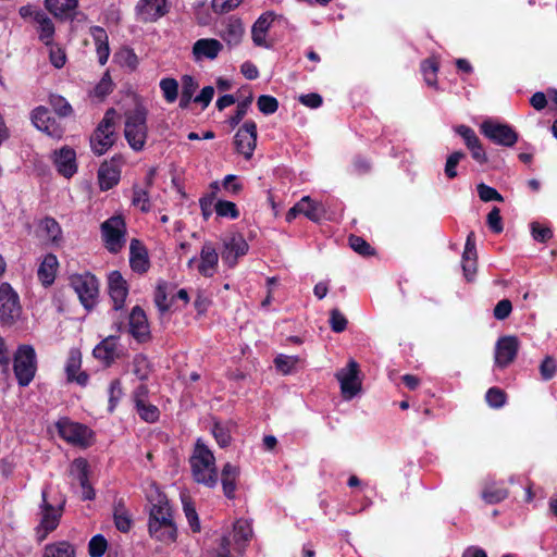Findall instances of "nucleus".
Segmentation results:
<instances>
[{"mask_svg":"<svg viewBox=\"0 0 557 557\" xmlns=\"http://www.w3.org/2000/svg\"><path fill=\"white\" fill-rule=\"evenodd\" d=\"M350 247L362 256H370L373 253L371 246L361 237L351 235L349 237Z\"/></svg>","mask_w":557,"mask_h":557,"instance_id":"61","label":"nucleus"},{"mask_svg":"<svg viewBox=\"0 0 557 557\" xmlns=\"http://www.w3.org/2000/svg\"><path fill=\"white\" fill-rule=\"evenodd\" d=\"M299 359L295 356L278 355L275 360V367L282 373L287 374L298 363Z\"/></svg>","mask_w":557,"mask_h":557,"instance_id":"57","label":"nucleus"},{"mask_svg":"<svg viewBox=\"0 0 557 557\" xmlns=\"http://www.w3.org/2000/svg\"><path fill=\"white\" fill-rule=\"evenodd\" d=\"M256 143L257 125L253 121H246L235 135L234 144L236 150L248 160L253 154Z\"/></svg>","mask_w":557,"mask_h":557,"instance_id":"16","label":"nucleus"},{"mask_svg":"<svg viewBox=\"0 0 557 557\" xmlns=\"http://www.w3.org/2000/svg\"><path fill=\"white\" fill-rule=\"evenodd\" d=\"M519 341L516 336H503L495 346V366L504 369L517 357Z\"/></svg>","mask_w":557,"mask_h":557,"instance_id":"18","label":"nucleus"},{"mask_svg":"<svg viewBox=\"0 0 557 557\" xmlns=\"http://www.w3.org/2000/svg\"><path fill=\"white\" fill-rule=\"evenodd\" d=\"M455 131L458 135H460L463 138L465 144L467 145L468 148L472 147L473 145L480 141L474 131L469 126L459 125L455 128Z\"/></svg>","mask_w":557,"mask_h":557,"instance_id":"63","label":"nucleus"},{"mask_svg":"<svg viewBox=\"0 0 557 557\" xmlns=\"http://www.w3.org/2000/svg\"><path fill=\"white\" fill-rule=\"evenodd\" d=\"M359 366L355 360H350L346 368L336 373L341 384L343 397L347 400L352 399L361 389V381L358 377Z\"/></svg>","mask_w":557,"mask_h":557,"instance_id":"13","label":"nucleus"},{"mask_svg":"<svg viewBox=\"0 0 557 557\" xmlns=\"http://www.w3.org/2000/svg\"><path fill=\"white\" fill-rule=\"evenodd\" d=\"M70 283L82 305L88 310L91 309L96 305L99 295L97 277L89 272L73 274L70 277Z\"/></svg>","mask_w":557,"mask_h":557,"instance_id":"6","label":"nucleus"},{"mask_svg":"<svg viewBox=\"0 0 557 557\" xmlns=\"http://www.w3.org/2000/svg\"><path fill=\"white\" fill-rule=\"evenodd\" d=\"M214 211L220 218H227L232 220L239 218V210L237 206L228 200H216Z\"/></svg>","mask_w":557,"mask_h":557,"instance_id":"44","label":"nucleus"},{"mask_svg":"<svg viewBox=\"0 0 557 557\" xmlns=\"http://www.w3.org/2000/svg\"><path fill=\"white\" fill-rule=\"evenodd\" d=\"M214 193H208L199 199V206L205 220H208L214 210Z\"/></svg>","mask_w":557,"mask_h":557,"instance_id":"60","label":"nucleus"},{"mask_svg":"<svg viewBox=\"0 0 557 557\" xmlns=\"http://www.w3.org/2000/svg\"><path fill=\"white\" fill-rule=\"evenodd\" d=\"M461 267L466 280L469 282L472 281L476 272V250L473 232H471L467 237Z\"/></svg>","mask_w":557,"mask_h":557,"instance_id":"29","label":"nucleus"},{"mask_svg":"<svg viewBox=\"0 0 557 557\" xmlns=\"http://www.w3.org/2000/svg\"><path fill=\"white\" fill-rule=\"evenodd\" d=\"M101 235L106 248L117 253L124 247L126 242V225L121 215H114L101 224Z\"/></svg>","mask_w":557,"mask_h":557,"instance_id":"7","label":"nucleus"},{"mask_svg":"<svg viewBox=\"0 0 557 557\" xmlns=\"http://www.w3.org/2000/svg\"><path fill=\"white\" fill-rule=\"evenodd\" d=\"M245 35V27L239 18L230 17L220 30V37L230 48L238 46Z\"/></svg>","mask_w":557,"mask_h":557,"instance_id":"27","label":"nucleus"},{"mask_svg":"<svg viewBox=\"0 0 557 557\" xmlns=\"http://www.w3.org/2000/svg\"><path fill=\"white\" fill-rule=\"evenodd\" d=\"M38 25L39 39L46 45H50L54 34V25L52 21L44 13L36 14V22Z\"/></svg>","mask_w":557,"mask_h":557,"instance_id":"39","label":"nucleus"},{"mask_svg":"<svg viewBox=\"0 0 557 557\" xmlns=\"http://www.w3.org/2000/svg\"><path fill=\"white\" fill-rule=\"evenodd\" d=\"M507 496L508 491L495 483L486 484L482 491V498L487 504H497L506 499Z\"/></svg>","mask_w":557,"mask_h":557,"instance_id":"41","label":"nucleus"},{"mask_svg":"<svg viewBox=\"0 0 557 557\" xmlns=\"http://www.w3.org/2000/svg\"><path fill=\"white\" fill-rule=\"evenodd\" d=\"M53 164L59 174L70 178L77 172L76 152L64 146L52 154Z\"/></svg>","mask_w":557,"mask_h":557,"instance_id":"20","label":"nucleus"},{"mask_svg":"<svg viewBox=\"0 0 557 557\" xmlns=\"http://www.w3.org/2000/svg\"><path fill=\"white\" fill-rule=\"evenodd\" d=\"M81 367L82 354L77 348H72L65 363L66 380L71 383L75 382L79 386H86L89 376L85 371H81Z\"/></svg>","mask_w":557,"mask_h":557,"instance_id":"23","label":"nucleus"},{"mask_svg":"<svg viewBox=\"0 0 557 557\" xmlns=\"http://www.w3.org/2000/svg\"><path fill=\"white\" fill-rule=\"evenodd\" d=\"M421 71L425 83L429 86H436V74L438 71V64L434 59H426L421 64Z\"/></svg>","mask_w":557,"mask_h":557,"instance_id":"47","label":"nucleus"},{"mask_svg":"<svg viewBox=\"0 0 557 557\" xmlns=\"http://www.w3.org/2000/svg\"><path fill=\"white\" fill-rule=\"evenodd\" d=\"M117 338L115 336H108L100 344L94 348L95 358L110 364L116 357Z\"/></svg>","mask_w":557,"mask_h":557,"instance_id":"34","label":"nucleus"},{"mask_svg":"<svg viewBox=\"0 0 557 557\" xmlns=\"http://www.w3.org/2000/svg\"><path fill=\"white\" fill-rule=\"evenodd\" d=\"M121 162L120 159H111L103 162L98 170V182L101 190H109L120 182Z\"/></svg>","mask_w":557,"mask_h":557,"instance_id":"22","label":"nucleus"},{"mask_svg":"<svg viewBox=\"0 0 557 557\" xmlns=\"http://www.w3.org/2000/svg\"><path fill=\"white\" fill-rule=\"evenodd\" d=\"M135 12L140 22H156L169 12V2L168 0H139Z\"/></svg>","mask_w":557,"mask_h":557,"instance_id":"17","label":"nucleus"},{"mask_svg":"<svg viewBox=\"0 0 557 557\" xmlns=\"http://www.w3.org/2000/svg\"><path fill=\"white\" fill-rule=\"evenodd\" d=\"M39 236L45 239L47 245L60 247L63 242L60 224L52 218H45L40 221L38 227Z\"/></svg>","mask_w":557,"mask_h":557,"instance_id":"28","label":"nucleus"},{"mask_svg":"<svg viewBox=\"0 0 557 557\" xmlns=\"http://www.w3.org/2000/svg\"><path fill=\"white\" fill-rule=\"evenodd\" d=\"M148 532L152 540L164 545L174 543L177 539V527L173 510L166 499L152 504L149 511Z\"/></svg>","mask_w":557,"mask_h":557,"instance_id":"1","label":"nucleus"},{"mask_svg":"<svg viewBox=\"0 0 557 557\" xmlns=\"http://www.w3.org/2000/svg\"><path fill=\"white\" fill-rule=\"evenodd\" d=\"M114 523L116 529L121 532H128L132 527L131 516L121 504L115 507Z\"/></svg>","mask_w":557,"mask_h":557,"instance_id":"46","label":"nucleus"},{"mask_svg":"<svg viewBox=\"0 0 557 557\" xmlns=\"http://www.w3.org/2000/svg\"><path fill=\"white\" fill-rule=\"evenodd\" d=\"M258 109L263 114H273L278 108L277 100L272 96L262 95L257 101Z\"/></svg>","mask_w":557,"mask_h":557,"instance_id":"54","label":"nucleus"},{"mask_svg":"<svg viewBox=\"0 0 557 557\" xmlns=\"http://www.w3.org/2000/svg\"><path fill=\"white\" fill-rule=\"evenodd\" d=\"M59 435L67 443L86 448L94 442V432L86 425L62 418L57 422Z\"/></svg>","mask_w":557,"mask_h":557,"instance_id":"5","label":"nucleus"},{"mask_svg":"<svg viewBox=\"0 0 557 557\" xmlns=\"http://www.w3.org/2000/svg\"><path fill=\"white\" fill-rule=\"evenodd\" d=\"M251 102H252V95H249L246 99H244L243 101H240L237 104L235 114L232 115L228 120V123L232 127H235L236 125H238L239 122L244 119V116L247 114V112L250 108Z\"/></svg>","mask_w":557,"mask_h":557,"instance_id":"50","label":"nucleus"},{"mask_svg":"<svg viewBox=\"0 0 557 557\" xmlns=\"http://www.w3.org/2000/svg\"><path fill=\"white\" fill-rule=\"evenodd\" d=\"M50 104L60 116H69L72 113L71 104L61 96H51Z\"/></svg>","mask_w":557,"mask_h":557,"instance_id":"59","label":"nucleus"},{"mask_svg":"<svg viewBox=\"0 0 557 557\" xmlns=\"http://www.w3.org/2000/svg\"><path fill=\"white\" fill-rule=\"evenodd\" d=\"M122 387L119 380H114L110 383L109 387V410L113 411L116 407L120 398L122 397Z\"/></svg>","mask_w":557,"mask_h":557,"instance_id":"62","label":"nucleus"},{"mask_svg":"<svg viewBox=\"0 0 557 557\" xmlns=\"http://www.w3.org/2000/svg\"><path fill=\"white\" fill-rule=\"evenodd\" d=\"M212 434L220 447H226L231 443L230 431L222 423H214Z\"/></svg>","mask_w":557,"mask_h":557,"instance_id":"58","label":"nucleus"},{"mask_svg":"<svg viewBox=\"0 0 557 557\" xmlns=\"http://www.w3.org/2000/svg\"><path fill=\"white\" fill-rule=\"evenodd\" d=\"M30 120L37 129L48 136L55 139H60L63 136V127L46 107L39 106L35 108L32 111Z\"/></svg>","mask_w":557,"mask_h":557,"instance_id":"14","label":"nucleus"},{"mask_svg":"<svg viewBox=\"0 0 557 557\" xmlns=\"http://www.w3.org/2000/svg\"><path fill=\"white\" fill-rule=\"evenodd\" d=\"M58 269L59 261L54 253L49 252L41 258L37 269V277L44 287L47 288L54 283Z\"/></svg>","mask_w":557,"mask_h":557,"instance_id":"26","label":"nucleus"},{"mask_svg":"<svg viewBox=\"0 0 557 557\" xmlns=\"http://www.w3.org/2000/svg\"><path fill=\"white\" fill-rule=\"evenodd\" d=\"M77 7V0H46V8L55 16L67 17Z\"/></svg>","mask_w":557,"mask_h":557,"instance_id":"37","label":"nucleus"},{"mask_svg":"<svg viewBox=\"0 0 557 557\" xmlns=\"http://www.w3.org/2000/svg\"><path fill=\"white\" fill-rule=\"evenodd\" d=\"M36 352L32 346H21L14 356V373L21 386H27L36 373Z\"/></svg>","mask_w":557,"mask_h":557,"instance_id":"8","label":"nucleus"},{"mask_svg":"<svg viewBox=\"0 0 557 557\" xmlns=\"http://www.w3.org/2000/svg\"><path fill=\"white\" fill-rule=\"evenodd\" d=\"M274 20L273 12H265L255 22L251 28V37L256 46L268 47L265 37L267 32Z\"/></svg>","mask_w":557,"mask_h":557,"instance_id":"33","label":"nucleus"},{"mask_svg":"<svg viewBox=\"0 0 557 557\" xmlns=\"http://www.w3.org/2000/svg\"><path fill=\"white\" fill-rule=\"evenodd\" d=\"M531 228L532 236L537 242L545 243L553 236L552 230L541 225L540 223H532Z\"/></svg>","mask_w":557,"mask_h":557,"instance_id":"64","label":"nucleus"},{"mask_svg":"<svg viewBox=\"0 0 557 557\" xmlns=\"http://www.w3.org/2000/svg\"><path fill=\"white\" fill-rule=\"evenodd\" d=\"M90 35L94 39L98 62L104 65L110 55L109 37L107 32L100 26L90 27Z\"/></svg>","mask_w":557,"mask_h":557,"instance_id":"31","label":"nucleus"},{"mask_svg":"<svg viewBox=\"0 0 557 557\" xmlns=\"http://www.w3.org/2000/svg\"><path fill=\"white\" fill-rule=\"evenodd\" d=\"M233 539L239 549L244 548L252 536V528L248 520L238 519L233 527Z\"/></svg>","mask_w":557,"mask_h":557,"instance_id":"36","label":"nucleus"},{"mask_svg":"<svg viewBox=\"0 0 557 557\" xmlns=\"http://www.w3.org/2000/svg\"><path fill=\"white\" fill-rule=\"evenodd\" d=\"M190 466L193 476L198 483H202L209 487L218 483V472L215 468V458L213 453L198 440L193 456L190 457Z\"/></svg>","mask_w":557,"mask_h":557,"instance_id":"2","label":"nucleus"},{"mask_svg":"<svg viewBox=\"0 0 557 557\" xmlns=\"http://www.w3.org/2000/svg\"><path fill=\"white\" fill-rule=\"evenodd\" d=\"M239 474V469L236 466L226 463L222 470V486L224 495L232 499L235 496L236 480Z\"/></svg>","mask_w":557,"mask_h":557,"instance_id":"35","label":"nucleus"},{"mask_svg":"<svg viewBox=\"0 0 557 557\" xmlns=\"http://www.w3.org/2000/svg\"><path fill=\"white\" fill-rule=\"evenodd\" d=\"M129 265L134 272L145 273L149 269L148 253L138 239H132L129 245Z\"/></svg>","mask_w":557,"mask_h":557,"instance_id":"30","label":"nucleus"},{"mask_svg":"<svg viewBox=\"0 0 557 557\" xmlns=\"http://www.w3.org/2000/svg\"><path fill=\"white\" fill-rule=\"evenodd\" d=\"M219 264V255L216 249L211 243H205L200 250V256L197 259L196 257L191 258L188 261V268H196L198 273L205 277H212Z\"/></svg>","mask_w":557,"mask_h":557,"instance_id":"12","label":"nucleus"},{"mask_svg":"<svg viewBox=\"0 0 557 557\" xmlns=\"http://www.w3.org/2000/svg\"><path fill=\"white\" fill-rule=\"evenodd\" d=\"M115 110L109 109L90 137L94 153L102 156L115 141Z\"/></svg>","mask_w":557,"mask_h":557,"instance_id":"4","label":"nucleus"},{"mask_svg":"<svg viewBox=\"0 0 557 557\" xmlns=\"http://www.w3.org/2000/svg\"><path fill=\"white\" fill-rule=\"evenodd\" d=\"M132 203L139 208L143 212L149 211L150 202L148 198V191L143 188L134 187Z\"/></svg>","mask_w":557,"mask_h":557,"instance_id":"53","label":"nucleus"},{"mask_svg":"<svg viewBox=\"0 0 557 557\" xmlns=\"http://www.w3.org/2000/svg\"><path fill=\"white\" fill-rule=\"evenodd\" d=\"M476 189L480 199L484 202L504 200L503 196L495 188L487 186L484 183L479 184Z\"/></svg>","mask_w":557,"mask_h":557,"instance_id":"55","label":"nucleus"},{"mask_svg":"<svg viewBox=\"0 0 557 557\" xmlns=\"http://www.w3.org/2000/svg\"><path fill=\"white\" fill-rule=\"evenodd\" d=\"M182 505H183L184 515L186 517V520H187L188 525L191 529V531L200 532V530H201L200 520H199L198 513L196 511L195 505L191 502V499L188 496L183 495L182 496Z\"/></svg>","mask_w":557,"mask_h":557,"instance_id":"40","label":"nucleus"},{"mask_svg":"<svg viewBox=\"0 0 557 557\" xmlns=\"http://www.w3.org/2000/svg\"><path fill=\"white\" fill-rule=\"evenodd\" d=\"M42 503L40 505V522L36 529L38 541H44L47 535L57 529L62 516L63 506L54 507L47 500V491L41 492Z\"/></svg>","mask_w":557,"mask_h":557,"instance_id":"10","label":"nucleus"},{"mask_svg":"<svg viewBox=\"0 0 557 557\" xmlns=\"http://www.w3.org/2000/svg\"><path fill=\"white\" fill-rule=\"evenodd\" d=\"M223 50V44L214 38H201L194 42L191 48L193 58L196 62L215 60Z\"/></svg>","mask_w":557,"mask_h":557,"instance_id":"21","label":"nucleus"},{"mask_svg":"<svg viewBox=\"0 0 557 557\" xmlns=\"http://www.w3.org/2000/svg\"><path fill=\"white\" fill-rule=\"evenodd\" d=\"M136 411L139 417L149 423L156 422L159 419L160 411L157 406L146 401L135 405Z\"/></svg>","mask_w":557,"mask_h":557,"instance_id":"45","label":"nucleus"},{"mask_svg":"<svg viewBox=\"0 0 557 557\" xmlns=\"http://www.w3.org/2000/svg\"><path fill=\"white\" fill-rule=\"evenodd\" d=\"M22 308L17 293L8 283L0 285V320L13 324L21 315Z\"/></svg>","mask_w":557,"mask_h":557,"instance_id":"9","label":"nucleus"},{"mask_svg":"<svg viewBox=\"0 0 557 557\" xmlns=\"http://www.w3.org/2000/svg\"><path fill=\"white\" fill-rule=\"evenodd\" d=\"M248 249L249 246L243 235L234 233L223 240L222 260L230 268H233L236 265L238 258L245 256Z\"/></svg>","mask_w":557,"mask_h":557,"instance_id":"15","label":"nucleus"},{"mask_svg":"<svg viewBox=\"0 0 557 557\" xmlns=\"http://www.w3.org/2000/svg\"><path fill=\"white\" fill-rule=\"evenodd\" d=\"M466 157V154L461 151H455L453 152L446 160L445 164V174L446 176L451 180L457 176V165Z\"/></svg>","mask_w":557,"mask_h":557,"instance_id":"56","label":"nucleus"},{"mask_svg":"<svg viewBox=\"0 0 557 557\" xmlns=\"http://www.w3.org/2000/svg\"><path fill=\"white\" fill-rule=\"evenodd\" d=\"M109 296L113 302L114 311L123 309L128 295V286L119 271H112L108 275Z\"/></svg>","mask_w":557,"mask_h":557,"instance_id":"19","label":"nucleus"},{"mask_svg":"<svg viewBox=\"0 0 557 557\" xmlns=\"http://www.w3.org/2000/svg\"><path fill=\"white\" fill-rule=\"evenodd\" d=\"M42 557H75V547L66 541L48 544Z\"/></svg>","mask_w":557,"mask_h":557,"instance_id":"38","label":"nucleus"},{"mask_svg":"<svg viewBox=\"0 0 557 557\" xmlns=\"http://www.w3.org/2000/svg\"><path fill=\"white\" fill-rule=\"evenodd\" d=\"M133 373L140 381H146L149 377L150 367H149V361L145 356L138 355L134 358Z\"/></svg>","mask_w":557,"mask_h":557,"instance_id":"49","label":"nucleus"},{"mask_svg":"<svg viewBox=\"0 0 557 557\" xmlns=\"http://www.w3.org/2000/svg\"><path fill=\"white\" fill-rule=\"evenodd\" d=\"M298 202L301 206V214L312 222H320L326 213L324 203L311 199L310 196H304Z\"/></svg>","mask_w":557,"mask_h":557,"instance_id":"32","label":"nucleus"},{"mask_svg":"<svg viewBox=\"0 0 557 557\" xmlns=\"http://www.w3.org/2000/svg\"><path fill=\"white\" fill-rule=\"evenodd\" d=\"M147 115V110L141 106L125 113L124 136L135 151H141L145 147L148 136Z\"/></svg>","mask_w":557,"mask_h":557,"instance_id":"3","label":"nucleus"},{"mask_svg":"<svg viewBox=\"0 0 557 557\" xmlns=\"http://www.w3.org/2000/svg\"><path fill=\"white\" fill-rule=\"evenodd\" d=\"M487 404L493 408H500L506 403V394L498 387H491L485 395Z\"/></svg>","mask_w":557,"mask_h":557,"instance_id":"51","label":"nucleus"},{"mask_svg":"<svg viewBox=\"0 0 557 557\" xmlns=\"http://www.w3.org/2000/svg\"><path fill=\"white\" fill-rule=\"evenodd\" d=\"M481 133L491 141L511 147L518 141V134L511 126L493 120H485L480 126Z\"/></svg>","mask_w":557,"mask_h":557,"instance_id":"11","label":"nucleus"},{"mask_svg":"<svg viewBox=\"0 0 557 557\" xmlns=\"http://www.w3.org/2000/svg\"><path fill=\"white\" fill-rule=\"evenodd\" d=\"M108 548V542L101 534L92 536L88 543V554L90 557H102Z\"/></svg>","mask_w":557,"mask_h":557,"instance_id":"48","label":"nucleus"},{"mask_svg":"<svg viewBox=\"0 0 557 557\" xmlns=\"http://www.w3.org/2000/svg\"><path fill=\"white\" fill-rule=\"evenodd\" d=\"M71 474L79 483L82 499L91 500L95 498V491L88 480V463L83 458L75 459L71 465Z\"/></svg>","mask_w":557,"mask_h":557,"instance_id":"24","label":"nucleus"},{"mask_svg":"<svg viewBox=\"0 0 557 557\" xmlns=\"http://www.w3.org/2000/svg\"><path fill=\"white\" fill-rule=\"evenodd\" d=\"M129 333L138 341L145 342L149 338L150 330L145 311L135 306L129 313Z\"/></svg>","mask_w":557,"mask_h":557,"instance_id":"25","label":"nucleus"},{"mask_svg":"<svg viewBox=\"0 0 557 557\" xmlns=\"http://www.w3.org/2000/svg\"><path fill=\"white\" fill-rule=\"evenodd\" d=\"M330 326L333 332L342 333L347 327V319L338 309H332L330 312Z\"/></svg>","mask_w":557,"mask_h":557,"instance_id":"52","label":"nucleus"},{"mask_svg":"<svg viewBox=\"0 0 557 557\" xmlns=\"http://www.w3.org/2000/svg\"><path fill=\"white\" fill-rule=\"evenodd\" d=\"M163 98L168 103H173L178 96V83L175 78L165 77L159 83Z\"/></svg>","mask_w":557,"mask_h":557,"instance_id":"43","label":"nucleus"},{"mask_svg":"<svg viewBox=\"0 0 557 557\" xmlns=\"http://www.w3.org/2000/svg\"><path fill=\"white\" fill-rule=\"evenodd\" d=\"M114 60L122 66L134 71L138 65V58L133 49L122 48L114 54Z\"/></svg>","mask_w":557,"mask_h":557,"instance_id":"42","label":"nucleus"}]
</instances>
